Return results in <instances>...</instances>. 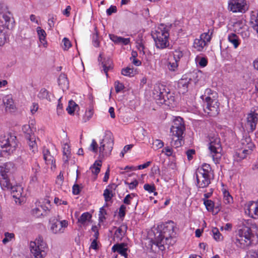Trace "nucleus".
Returning <instances> with one entry per match:
<instances>
[{"label": "nucleus", "mask_w": 258, "mask_h": 258, "mask_svg": "<svg viewBox=\"0 0 258 258\" xmlns=\"http://www.w3.org/2000/svg\"><path fill=\"white\" fill-rule=\"evenodd\" d=\"M70 153L69 146L67 144H64L63 151L64 156H70Z\"/></svg>", "instance_id": "69168bd1"}, {"label": "nucleus", "mask_w": 258, "mask_h": 258, "mask_svg": "<svg viewBox=\"0 0 258 258\" xmlns=\"http://www.w3.org/2000/svg\"><path fill=\"white\" fill-rule=\"evenodd\" d=\"M0 184L3 188H5L10 190H12V188L15 186L13 185V184L10 182L8 176L0 177Z\"/></svg>", "instance_id": "4be33fe9"}, {"label": "nucleus", "mask_w": 258, "mask_h": 258, "mask_svg": "<svg viewBox=\"0 0 258 258\" xmlns=\"http://www.w3.org/2000/svg\"><path fill=\"white\" fill-rule=\"evenodd\" d=\"M211 96L212 98H217V94L213 91L211 89L207 88L205 91L204 95H202L201 98L204 100V97Z\"/></svg>", "instance_id": "4c0bfd02"}, {"label": "nucleus", "mask_w": 258, "mask_h": 258, "mask_svg": "<svg viewBox=\"0 0 258 258\" xmlns=\"http://www.w3.org/2000/svg\"><path fill=\"white\" fill-rule=\"evenodd\" d=\"M169 33L164 25L161 24L154 31L152 32V36L158 48L163 49L169 45Z\"/></svg>", "instance_id": "39448f33"}, {"label": "nucleus", "mask_w": 258, "mask_h": 258, "mask_svg": "<svg viewBox=\"0 0 258 258\" xmlns=\"http://www.w3.org/2000/svg\"><path fill=\"white\" fill-rule=\"evenodd\" d=\"M43 159L47 165H51V168H56L55 161L54 157L50 155V152L48 150H44L43 151Z\"/></svg>", "instance_id": "6ab92c4d"}, {"label": "nucleus", "mask_w": 258, "mask_h": 258, "mask_svg": "<svg viewBox=\"0 0 258 258\" xmlns=\"http://www.w3.org/2000/svg\"><path fill=\"white\" fill-rule=\"evenodd\" d=\"M18 146L16 137L10 134L1 136L0 137V147L2 148L1 154L3 156L5 154L8 155L12 154Z\"/></svg>", "instance_id": "20e7f679"}, {"label": "nucleus", "mask_w": 258, "mask_h": 258, "mask_svg": "<svg viewBox=\"0 0 258 258\" xmlns=\"http://www.w3.org/2000/svg\"><path fill=\"white\" fill-rule=\"evenodd\" d=\"M79 108V106L74 101L71 100L69 102L67 110L70 114H72Z\"/></svg>", "instance_id": "2f4dec72"}, {"label": "nucleus", "mask_w": 258, "mask_h": 258, "mask_svg": "<svg viewBox=\"0 0 258 258\" xmlns=\"http://www.w3.org/2000/svg\"><path fill=\"white\" fill-rule=\"evenodd\" d=\"M30 249L32 258H44L47 255L48 247L43 237L39 236L34 241L30 242Z\"/></svg>", "instance_id": "7ed1b4c3"}, {"label": "nucleus", "mask_w": 258, "mask_h": 258, "mask_svg": "<svg viewBox=\"0 0 258 258\" xmlns=\"http://www.w3.org/2000/svg\"><path fill=\"white\" fill-rule=\"evenodd\" d=\"M126 207L124 205L120 206L119 209L118 215L120 218L124 217L125 215Z\"/></svg>", "instance_id": "bf43d9fd"}, {"label": "nucleus", "mask_w": 258, "mask_h": 258, "mask_svg": "<svg viewBox=\"0 0 258 258\" xmlns=\"http://www.w3.org/2000/svg\"><path fill=\"white\" fill-rule=\"evenodd\" d=\"M3 17L6 22L5 25L9 29L10 23H11L12 24V23L14 22L12 17V15L10 12H8V13L4 14Z\"/></svg>", "instance_id": "f704fd0d"}, {"label": "nucleus", "mask_w": 258, "mask_h": 258, "mask_svg": "<svg viewBox=\"0 0 258 258\" xmlns=\"http://www.w3.org/2000/svg\"><path fill=\"white\" fill-rule=\"evenodd\" d=\"M38 97L39 98L42 99H47L48 100H50V99L49 98V92L45 88H42L40 90V91H39V92L38 94Z\"/></svg>", "instance_id": "58836bf2"}, {"label": "nucleus", "mask_w": 258, "mask_h": 258, "mask_svg": "<svg viewBox=\"0 0 258 258\" xmlns=\"http://www.w3.org/2000/svg\"><path fill=\"white\" fill-rule=\"evenodd\" d=\"M127 228V226L125 225H122L120 226L115 231L114 233L115 236L118 239L121 240L125 234Z\"/></svg>", "instance_id": "393cba45"}, {"label": "nucleus", "mask_w": 258, "mask_h": 258, "mask_svg": "<svg viewBox=\"0 0 258 258\" xmlns=\"http://www.w3.org/2000/svg\"><path fill=\"white\" fill-rule=\"evenodd\" d=\"M63 181V175L61 172L57 176L56 179V183L59 185H61Z\"/></svg>", "instance_id": "052dcab7"}, {"label": "nucleus", "mask_w": 258, "mask_h": 258, "mask_svg": "<svg viewBox=\"0 0 258 258\" xmlns=\"http://www.w3.org/2000/svg\"><path fill=\"white\" fill-rule=\"evenodd\" d=\"M200 38L202 40H204L205 43L207 44L211 40V36L209 34V33H204L202 34Z\"/></svg>", "instance_id": "6e6d98bb"}, {"label": "nucleus", "mask_w": 258, "mask_h": 258, "mask_svg": "<svg viewBox=\"0 0 258 258\" xmlns=\"http://www.w3.org/2000/svg\"><path fill=\"white\" fill-rule=\"evenodd\" d=\"M111 61L110 60L108 59L106 62L103 61L102 62V67L103 68V71L104 73L106 74V75L107 76V72L111 68Z\"/></svg>", "instance_id": "09e8293b"}, {"label": "nucleus", "mask_w": 258, "mask_h": 258, "mask_svg": "<svg viewBox=\"0 0 258 258\" xmlns=\"http://www.w3.org/2000/svg\"><path fill=\"white\" fill-rule=\"evenodd\" d=\"M22 130L25 134V137L28 140L27 143L29 149L34 153L37 151V145L36 142L34 132L36 128L34 127L33 123L25 124L23 126Z\"/></svg>", "instance_id": "0eeeda50"}, {"label": "nucleus", "mask_w": 258, "mask_h": 258, "mask_svg": "<svg viewBox=\"0 0 258 258\" xmlns=\"http://www.w3.org/2000/svg\"><path fill=\"white\" fill-rule=\"evenodd\" d=\"M153 145L156 146L158 149L161 148L164 146V143L160 140H155L153 142Z\"/></svg>", "instance_id": "0e129e2a"}, {"label": "nucleus", "mask_w": 258, "mask_h": 258, "mask_svg": "<svg viewBox=\"0 0 258 258\" xmlns=\"http://www.w3.org/2000/svg\"><path fill=\"white\" fill-rule=\"evenodd\" d=\"M103 196L106 202L110 201L113 197L112 191L107 188L104 190Z\"/></svg>", "instance_id": "603ef678"}, {"label": "nucleus", "mask_w": 258, "mask_h": 258, "mask_svg": "<svg viewBox=\"0 0 258 258\" xmlns=\"http://www.w3.org/2000/svg\"><path fill=\"white\" fill-rule=\"evenodd\" d=\"M89 149L93 152L97 153L98 151V144L94 139L92 140V143L89 148Z\"/></svg>", "instance_id": "864d4df0"}, {"label": "nucleus", "mask_w": 258, "mask_h": 258, "mask_svg": "<svg viewBox=\"0 0 258 258\" xmlns=\"http://www.w3.org/2000/svg\"><path fill=\"white\" fill-rule=\"evenodd\" d=\"M241 144L243 148H248L252 150L254 147L253 144L249 137H245L241 140Z\"/></svg>", "instance_id": "bb28decb"}, {"label": "nucleus", "mask_w": 258, "mask_h": 258, "mask_svg": "<svg viewBox=\"0 0 258 258\" xmlns=\"http://www.w3.org/2000/svg\"><path fill=\"white\" fill-rule=\"evenodd\" d=\"M11 193L13 197L18 201H15L16 203L18 202L20 204L23 199V188L20 185H15L12 188Z\"/></svg>", "instance_id": "dca6fc26"}, {"label": "nucleus", "mask_w": 258, "mask_h": 258, "mask_svg": "<svg viewBox=\"0 0 258 258\" xmlns=\"http://www.w3.org/2000/svg\"><path fill=\"white\" fill-rule=\"evenodd\" d=\"M121 74L125 76H133L135 74V71L133 68L127 67L121 70Z\"/></svg>", "instance_id": "c9c22d12"}, {"label": "nucleus", "mask_w": 258, "mask_h": 258, "mask_svg": "<svg viewBox=\"0 0 258 258\" xmlns=\"http://www.w3.org/2000/svg\"><path fill=\"white\" fill-rule=\"evenodd\" d=\"M144 188L146 190L148 191L149 192H153L155 190V186L149 184H145L144 186Z\"/></svg>", "instance_id": "680f3d73"}, {"label": "nucleus", "mask_w": 258, "mask_h": 258, "mask_svg": "<svg viewBox=\"0 0 258 258\" xmlns=\"http://www.w3.org/2000/svg\"><path fill=\"white\" fill-rule=\"evenodd\" d=\"M112 250L114 252H118L125 258L127 257V248L126 247V245L124 243L114 244L112 247Z\"/></svg>", "instance_id": "f3484780"}, {"label": "nucleus", "mask_w": 258, "mask_h": 258, "mask_svg": "<svg viewBox=\"0 0 258 258\" xmlns=\"http://www.w3.org/2000/svg\"><path fill=\"white\" fill-rule=\"evenodd\" d=\"M189 83V81L186 79H181L178 82V87L181 88H183L184 90L187 88Z\"/></svg>", "instance_id": "3c124183"}, {"label": "nucleus", "mask_w": 258, "mask_h": 258, "mask_svg": "<svg viewBox=\"0 0 258 258\" xmlns=\"http://www.w3.org/2000/svg\"><path fill=\"white\" fill-rule=\"evenodd\" d=\"M99 148V158L102 159L110 154L113 146V139L110 133L106 134L104 138L100 142Z\"/></svg>", "instance_id": "6e6552de"}, {"label": "nucleus", "mask_w": 258, "mask_h": 258, "mask_svg": "<svg viewBox=\"0 0 258 258\" xmlns=\"http://www.w3.org/2000/svg\"><path fill=\"white\" fill-rule=\"evenodd\" d=\"M196 171L210 175L211 171V168L209 164L205 163L203 165L202 167L198 168Z\"/></svg>", "instance_id": "72a5a7b5"}, {"label": "nucleus", "mask_w": 258, "mask_h": 258, "mask_svg": "<svg viewBox=\"0 0 258 258\" xmlns=\"http://www.w3.org/2000/svg\"><path fill=\"white\" fill-rule=\"evenodd\" d=\"M223 201L225 204H229L232 202L233 198L228 191H227L226 189H223Z\"/></svg>", "instance_id": "e433bc0d"}, {"label": "nucleus", "mask_w": 258, "mask_h": 258, "mask_svg": "<svg viewBox=\"0 0 258 258\" xmlns=\"http://www.w3.org/2000/svg\"><path fill=\"white\" fill-rule=\"evenodd\" d=\"M115 88L116 92L118 93L123 89L124 86L122 84L118 82H115Z\"/></svg>", "instance_id": "e2e57ef3"}, {"label": "nucleus", "mask_w": 258, "mask_h": 258, "mask_svg": "<svg viewBox=\"0 0 258 258\" xmlns=\"http://www.w3.org/2000/svg\"><path fill=\"white\" fill-rule=\"evenodd\" d=\"M95 33L93 35V44L94 46L98 47L99 46V41H98V32L96 27L94 28Z\"/></svg>", "instance_id": "79ce46f5"}, {"label": "nucleus", "mask_w": 258, "mask_h": 258, "mask_svg": "<svg viewBox=\"0 0 258 258\" xmlns=\"http://www.w3.org/2000/svg\"><path fill=\"white\" fill-rule=\"evenodd\" d=\"M206 43L204 40H202L200 38H197L195 40L194 42L193 46L198 51H201L203 50L205 46L206 45Z\"/></svg>", "instance_id": "a878e982"}, {"label": "nucleus", "mask_w": 258, "mask_h": 258, "mask_svg": "<svg viewBox=\"0 0 258 258\" xmlns=\"http://www.w3.org/2000/svg\"><path fill=\"white\" fill-rule=\"evenodd\" d=\"M212 233L214 239L217 241H220L222 239V236L217 228H214L212 229Z\"/></svg>", "instance_id": "c03bdc74"}, {"label": "nucleus", "mask_w": 258, "mask_h": 258, "mask_svg": "<svg viewBox=\"0 0 258 258\" xmlns=\"http://www.w3.org/2000/svg\"><path fill=\"white\" fill-rule=\"evenodd\" d=\"M241 31L239 32L241 36L243 38H247L249 37L250 35V33L248 30L247 26L246 25H243L242 27L241 28Z\"/></svg>", "instance_id": "8fccbe9b"}, {"label": "nucleus", "mask_w": 258, "mask_h": 258, "mask_svg": "<svg viewBox=\"0 0 258 258\" xmlns=\"http://www.w3.org/2000/svg\"><path fill=\"white\" fill-rule=\"evenodd\" d=\"M228 40L231 43L235 48L238 47L239 45V38L235 34L231 33L228 36Z\"/></svg>", "instance_id": "c85d7f7f"}, {"label": "nucleus", "mask_w": 258, "mask_h": 258, "mask_svg": "<svg viewBox=\"0 0 258 258\" xmlns=\"http://www.w3.org/2000/svg\"><path fill=\"white\" fill-rule=\"evenodd\" d=\"M153 97L156 99L160 100V103L165 102L166 98L169 99L168 97V93L165 91L164 86H158L154 88L153 90Z\"/></svg>", "instance_id": "ddd939ff"}, {"label": "nucleus", "mask_w": 258, "mask_h": 258, "mask_svg": "<svg viewBox=\"0 0 258 258\" xmlns=\"http://www.w3.org/2000/svg\"><path fill=\"white\" fill-rule=\"evenodd\" d=\"M7 110L12 111L14 109V105L13 99L10 97H6L4 100Z\"/></svg>", "instance_id": "c756f323"}, {"label": "nucleus", "mask_w": 258, "mask_h": 258, "mask_svg": "<svg viewBox=\"0 0 258 258\" xmlns=\"http://www.w3.org/2000/svg\"><path fill=\"white\" fill-rule=\"evenodd\" d=\"M106 214V211L104 207L101 208L99 214V220L100 222H103L106 219L105 215Z\"/></svg>", "instance_id": "49530a36"}, {"label": "nucleus", "mask_w": 258, "mask_h": 258, "mask_svg": "<svg viewBox=\"0 0 258 258\" xmlns=\"http://www.w3.org/2000/svg\"><path fill=\"white\" fill-rule=\"evenodd\" d=\"M228 9L233 13H244L247 8L245 0H229Z\"/></svg>", "instance_id": "9b49d317"}, {"label": "nucleus", "mask_w": 258, "mask_h": 258, "mask_svg": "<svg viewBox=\"0 0 258 258\" xmlns=\"http://www.w3.org/2000/svg\"><path fill=\"white\" fill-rule=\"evenodd\" d=\"M258 121V113L251 111L247 115V123L249 125L251 132L255 130Z\"/></svg>", "instance_id": "4468645a"}, {"label": "nucleus", "mask_w": 258, "mask_h": 258, "mask_svg": "<svg viewBox=\"0 0 258 258\" xmlns=\"http://www.w3.org/2000/svg\"><path fill=\"white\" fill-rule=\"evenodd\" d=\"M36 29L39 41L43 46L45 47V44H46V41L45 40L46 33L45 31L40 27H38Z\"/></svg>", "instance_id": "b1692460"}, {"label": "nucleus", "mask_w": 258, "mask_h": 258, "mask_svg": "<svg viewBox=\"0 0 258 258\" xmlns=\"http://www.w3.org/2000/svg\"><path fill=\"white\" fill-rule=\"evenodd\" d=\"M101 166V161H96L93 165L90 167L92 173L96 175L100 171V167Z\"/></svg>", "instance_id": "7c9ffc66"}, {"label": "nucleus", "mask_w": 258, "mask_h": 258, "mask_svg": "<svg viewBox=\"0 0 258 258\" xmlns=\"http://www.w3.org/2000/svg\"><path fill=\"white\" fill-rule=\"evenodd\" d=\"M7 41V37L5 32L0 29V46L5 44Z\"/></svg>", "instance_id": "5fc2aeb1"}, {"label": "nucleus", "mask_w": 258, "mask_h": 258, "mask_svg": "<svg viewBox=\"0 0 258 258\" xmlns=\"http://www.w3.org/2000/svg\"><path fill=\"white\" fill-rule=\"evenodd\" d=\"M109 38L113 42L116 44L127 45L130 42V39L129 38H124L114 34H109Z\"/></svg>", "instance_id": "aec40b11"}, {"label": "nucleus", "mask_w": 258, "mask_h": 258, "mask_svg": "<svg viewBox=\"0 0 258 258\" xmlns=\"http://www.w3.org/2000/svg\"><path fill=\"white\" fill-rule=\"evenodd\" d=\"M185 127L183 119L180 117H176L173 121L170 128V133L172 137L183 138V134L185 131Z\"/></svg>", "instance_id": "1a4fd4ad"}, {"label": "nucleus", "mask_w": 258, "mask_h": 258, "mask_svg": "<svg viewBox=\"0 0 258 258\" xmlns=\"http://www.w3.org/2000/svg\"><path fill=\"white\" fill-rule=\"evenodd\" d=\"M178 61H176V60H174L172 62L170 61L168 62L167 67L169 70L171 71H175L178 67Z\"/></svg>", "instance_id": "de8ad7c7"}, {"label": "nucleus", "mask_w": 258, "mask_h": 258, "mask_svg": "<svg viewBox=\"0 0 258 258\" xmlns=\"http://www.w3.org/2000/svg\"><path fill=\"white\" fill-rule=\"evenodd\" d=\"M136 197L135 194H128L123 199V203L126 205H131L133 202L134 198Z\"/></svg>", "instance_id": "a19ab883"}, {"label": "nucleus", "mask_w": 258, "mask_h": 258, "mask_svg": "<svg viewBox=\"0 0 258 258\" xmlns=\"http://www.w3.org/2000/svg\"><path fill=\"white\" fill-rule=\"evenodd\" d=\"M54 221H52L51 225L50 227V230L54 234L62 233L63 232V230H62L59 223V221L57 220H54Z\"/></svg>", "instance_id": "5701e85b"}, {"label": "nucleus", "mask_w": 258, "mask_h": 258, "mask_svg": "<svg viewBox=\"0 0 258 258\" xmlns=\"http://www.w3.org/2000/svg\"><path fill=\"white\" fill-rule=\"evenodd\" d=\"M256 228L255 224H252L251 220H243L239 225L237 233L233 240L236 245L240 248H245L250 246L254 234L251 228Z\"/></svg>", "instance_id": "f03ea898"}, {"label": "nucleus", "mask_w": 258, "mask_h": 258, "mask_svg": "<svg viewBox=\"0 0 258 258\" xmlns=\"http://www.w3.org/2000/svg\"><path fill=\"white\" fill-rule=\"evenodd\" d=\"M249 254L250 258H258V250H251Z\"/></svg>", "instance_id": "774afa93"}, {"label": "nucleus", "mask_w": 258, "mask_h": 258, "mask_svg": "<svg viewBox=\"0 0 258 258\" xmlns=\"http://www.w3.org/2000/svg\"><path fill=\"white\" fill-rule=\"evenodd\" d=\"M63 42V48L64 50H68L71 46V43L70 40L67 38H64L62 40Z\"/></svg>", "instance_id": "4d7b16f0"}, {"label": "nucleus", "mask_w": 258, "mask_h": 258, "mask_svg": "<svg viewBox=\"0 0 258 258\" xmlns=\"http://www.w3.org/2000/svg\"><path fill=\"white\" fill-rule=\"evenodd\" d=\"M81 188L80 186L76 184L73 186V193L74 195H77L80 194Z\"/></svg>", "instance_id": "338daca9"}, {"label": "nucleus", "mask_w": 258, "mask_h": 258, "mask_svg": "<svg viewBox=\"0 0 258 258\" xmlns=\"http://www.w3.org/2000/svg\"><path fill=\"white\" fill-rule=\"evenodd\" d=\"M205 102L207 105L205 109V112L210 116L217 115L219 111V103L217 98H212L211 96H207L205 97Z\"/></svg>", "instance_id": "9d476101"}, {"label": "nucleus", "mask_w": 258, "mask_h": 258, "mask_svg": "<svg viewBox=\"0 0 258 258\" xmlns=\"http://www.w3.org/2000/svg\"><path fill=\"white\" fill-rule=\"evenodd\" d=\"M173 55L174 60L178 62L180 59L183 56V53L180 50L177 49L173 52Z\"/></svg>", "instance_id": "a18cd8bd"}, {"label": "nucleus", "mask_w": 258, "mask_h": 258, "mask_svg": "<svg viewBox=\"0 0 258 258\" xmlns=\"http://www.w3.org/2000/svg\"><path fill=\"white\" fill-rule=\"evenodd\" d=\"M58 82L59 86L61 88L63 91L69 88V81L64 74H61L59 76L58 79Z\"/></svg>", "instance_id": "412c9836"}, {"label": "nucleus", "mask_w": 258, "mask_h": 258, "mask_svg": "<svg viewBox=\"0 0 258 258\" xmlns=\"http://www.w3.org/2000/svg\"><path fill=\"white\" fill-rule=\"evenodd\" d=\"M182 138L172 137L170 143L171 146L175 148L180 147L183 143Z\"/></svg>", "instance_id": "473e14b6"}, {"label": "nucleus", "mask_w": 258, "mask_h": 258, "mask_svg": "<svg viewBox=\"0 0 258 258\" xmlns=\"http://www.w3.org/2000/svg\"><path fill=\"white\" fill-rule=\"evenodd\" d=\"M256 206V201H249L245 205V213L250 217L253 218H256V217H254L255 212Z\"/></svg>", "instance_id": "a211bd4d"}, {"label": "nucleus", "mask_w": 258, "mask_h": 258, "mask_svg": "<svg viewBox=\"0 0 258 258\" xmlns=\"http://www.w3.org/2000/svg\"><path fill=\"white\" fill-rule=\"evenodd\" d=\"M175 224L172 221L158 225L153 244L161 250H164L166 246L168 247L169 245H173L175 242L174 239L175 235Z\"/></svg>", "instance_id": "f257e3e1"}, {"label": "nucleus", "mask_w": 258, "mask_h": 258, "mask_svg": "<svg viewBox=\"0 0 258 258\" xmlns=\"http://www.w3.org/2000/svg\"><path fill=\"white\" fill-rule=\"evenodd\" d=\"M204 204L208 211L213 212L215 207L214 202L210 200L204 199Z\"/></svg>", "instance_id": "ea45409f"}, {"label": "nucleus", "mask_w": 258, "mask_h": 258, "mask_svg": "<svg viewBox=\"0 0 258 258\" xmlns=\"http://www.w3.org/2000/svg\"><path fill=\"white\" fill-rule=\"evenodd\" d=\"M197 186L199 188L207 187L211 183L210 175L196 172Z\"/></svg>", "instance_id": "f8f14e48"}, {"label": "nucleus", "mask_w": 258, "mask_h": 258, "mask_svg": "<svg viewBox=\"0 0 258 258\" xmlns=\"http://www.w3.org/2000/svg\"><path fill=\"white\" fill-rule=\"evenodd\" d=\"M15 237V235L12 233L6 232L5 233V238L3 239V243L5 244L10 241Z\"/></svg>", "instance_id": "37998d69"}, {"label": "nucleus", "mask_w": 258, "mask_h": 258, "mask_svg": "<svg viewBox=\"0 0 258 258\" xmlns=\"http://www.w3.org/2000/svg\"><path fill=\"white\" fill-rule=\"evenodd\" d=\"M93 111L92 109H89L88 111H87L85 113V115L84 116V121L86 122L88 121L93 116Z\"/></svg>", "instance_id": "13d9d810"}, {"label": "nucleus", "mask_w": 258, "mask_h": 258, "mask_svg": "<svg viewBox=\"0 0 258 258\" xmlns=\"http://www.w3.org/2000/svg\"><path fill=\"white\" fill-rule=\"evenodd\" d=\"M14 169V165L12 162H7L0 166V177L9 176Z\"/></svg>", "instance_id": "2eb2a0df"}, {"label": "nucleus", "mask_w": 258, "mask_h": 258, "mask_svg": "<svg viewBox=\"0 0 258 258\" xmlns=\"http://www.w3.org/2000/svg\"><path fill=\"white\" fill-rule=\"evenodd\" d=\"M91 217L92 215L88 212L84 213L80 217L78 218V222L81 225H85L87 222L90 221Z\"/></svg>", "instance_id": "cd10ccee"}, {"label": "nucleus", "mask_w": 258, "mask_h": 258, "mask_svg": "<svg viewBox=\"0 0 258 258\" xmlns=\"http://www.w3.org/2000/svg\"><path fill=\"white\" fill-rule=\"evenodd\" d=\"M209 146V149L213 157V160L218 162L221 157L222 148L220 140L216 133L210 134L208 136Z\"/></svg>", "instance_id": "423d86ee"}]
</instances>
